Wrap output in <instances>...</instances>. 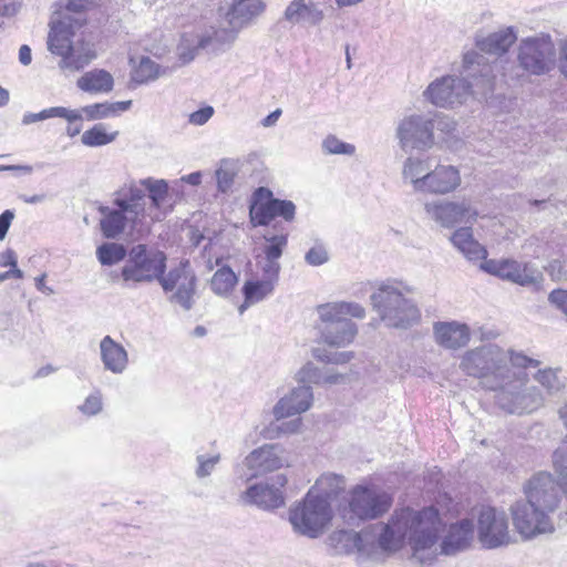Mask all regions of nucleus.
I'll use <instances>...</instances> for the list:
<instances>
[{
	"label": "nucleus",
	"instance_id": "14",
	"mask_svg": "<svg viewBox=\"0 0 567 567\" xmlns=\"http://www.w3.org/2000/svg\"><path fill=\"white\" fill-rule=\"evenodd\" d=\"M477 534L483 547L487 549L508 545L511 535L505 513L491 506L482 507L477 519Z\"/></svg>",
	"mask_w": 567,
	"mask_h": 567
},
{
	"label": "nucleus",
	"instance_id": "19",
	"mask_svg": "<svg viewBox=\"0 0 567 567\" xmlns=\"http://www.w3.org/2000/svg\"><path fill=\"white\" fill-rule=\"evenodd\" d=\"M113 204L115 206L114 208L106 206H102L100 208V212L103 215L100 220V226L105 238L115 239L123 234L126 228H128L131 233L138 231L143 228V220L135 219L134 216H131L128 210L123 208V206L115 199Z\"/></svg>",
	"mask_w": 567,
	"mask_h": 567
},
{
	"label": "nucleus",
	"instance_id": "18",
	"mask_svg": "<svg viewBox=\"0 0 567 567\" xmlns=\"http://www.w3.org/2000/svg\"><path fill=\"white\" fill-rule=\"evenodd\" d=\"M427 216L445 228H452L457 224L471 223L476 219L477 212L463 202L435 200L424 206Z\"/></svg>",
	"mask_w": 567,
	"mask_h": 567
},
{
	"label": "nucleus",
	"instance_id": "34",
	"mask_svg": "<svg viewBox=\"0 0 567 567\" xmlns=\"http://www.w3.org/2000/svg\"><path fill=\"white\" fill-rule=\"evenodd\" d=\"M451 241L468 260L476 261L485 259L487 256L485 247L474 239L471 227L456 229Z\"/></svg>",
	"mask_w": 567,
	"mask_h": 567
},
{
	"label": "nucleus",
	"instance_id": "39",
	"mask_svg": "<svg viewBox=\"0 0 567 567\" xmlns=\"http://www.w3.org/2000/svg\"><path fill=\"white\" fill-rule=\"evenodd\" d=\"M319 317L331 318L330 316L344 317L351 316L357 319H363L365 317V309L358 302H328L320 305L317 308Z\"/></svg>",
	"mask_w": 567,
	"mask_h": 567
},
{
	"label": "nucleus",
	"instance_id": "8",
	"mask_svg": "<svg viewBox=\"0 0 567 567\" xmlns=\"http://www.w3.org/2000/svg\"><path fill=\"white\" fill-rule=\"evenodd\" d=\"M166 254L158 249H150L144 244L133 246L127 254L121 276L125 282L151 284L166 270Z\"/></svg>",
	"mask_w": 567,
	"mask_h": 567
},
{
	"label": "nucleus",
	"instance_id": "51",
	"mask_svg": "<svg viewBox=\"0 0 567 567\" xmlns=\"http://www.w3.org/2000/svg\"><path fill=\"white\" fill-rule=\"evenodd\" d=\"M323 373L312 362L303 364L296 373V381L301 385L321 384Z\"/></svg>",
	"mask_w": 567,
	"mask_h": 567
},
{
	"label": "nucleus",
	"instance_id": "26",
	"mask_svg": "<svg viewBox=\"0 0 567 567\" xmlns=\"http://www.w3.org/2000/svg\"><path fill=\"white\" fill-rule=\"evenodd\" d=\"M284 18L291 24L316 27L323 21L324 12L312 0H292L287 6Z\"/></svg>",
	"mask_w": 567,
	"mask_h": 567
},
{
	"label": "nucleus",
	"instance_id": "57",
	"mask_svg": "<svg viewBox=\"0 0 567 567\" xmlns=\"http://www.w3.org/2000/svg\"><path fill=\"white\" fill-rule=\"evenodd\" d=\"M280 269L279 259H265V262L261 266L262 279L277 285Z\"/></svg>",
	"mask_w": 567,
	"mask_h": 567
},
{
	"label": "nucleus",
	"instance_id": "9",
	"mask_svg": "<svg viewBox=\"0 0 567 567\" xmlns=\"http://www.w3.org/2000/svg\"><path fill=\"white\" fill-rule=\"evenodd\" d=\"M291 223L296 217V205L288 199L276 198L267 187H258L251 196L249 220L254 227L269 226L275 218Z\"/></svg>",
	"mask_w": 567,
	"mask_h": 567
},
{
	"label": "nucleus",
	"instance_id": "33",
	"mask_svg": "<svg viewBox=\"0 0 567 567\" xmlns=\"http://www.w3.org/2000/svg\"><path fill=\"white\" fill-rule=\"evenodd\" d=\"M239 30L235 25L212 29L200 33L203 39L207 40L205 50L217 55L228 51L237 40Z\"/></svg>",
	"mask_w": 567,
	"mask_h": 567
},
{
	"label": "nucleus",
	"instance_id": "58",
	"mask_svg": "<svg viewBox=\"0 0 567 567\" xmlns=\"http://www.w3.org/2000/svg\"><path fill=\"white\" fill-rule=\"evenodd\" d=\"M329 259L328 251L321 245H317L308 250L305 256L307 264L311 266H321Z\"/></svg>",
	"mask_w": 567,
	"mask_h": 567
},
{
	"label": "nucleus",
	"instance_id": "27",
	"mask_svg": "<svg viewBox=\"0 0 567 567\" xmlns=\"http://www.w3.org/2000/svg\"><path fill=\"white\" fill-rule=\"evenodd\" d=\"M266 4L261 0H234L226 13V21L239 31L249 27L264 11Z\"/></svg>",
	"mask_w": 567,
	"mask_h": 567
},
{
	"label": "nucleus",
	"instance_id": "11",
	"mask_svg": "<svg viewBox=\"0 0 567 567\" xmlns=\"http://www.w3.org/2000/svg\"><path fill=\"white\" fill-rule=\"evenodd\" d=\"M156 281L164 292L174 291L169 297L171 302L179 305L186 311L193 308L197 278L190 270L188 260H182L168 272L163 271L162 275H158Z\"/></svg>",
	"mask_w": 567,
	"mask_h": 567
},
{
	"label": "nucleus",
	"instance_id": "7",
	"mask_svg": "<svg viewBox=\"0 0 567 567\" xmlns=\"http://www.w3.org/2000/svg\"><path fill=\"white\" fill-rule=\"evenodd\" d=\"M332 517L329 499L312 489L289 509V522L293 532L311 539L322 535Z\"/></svg>",
	"mask_w": 567,
	"mask_h": 567
},
{
	"label": "nucleus",
	"instance_id": "43",
	"mask_svg": "<svg viewBox=\"0 0 567 567\" xmlns=\"http://www.w3.org/2000/svg\"><path fill=\"white\" fill-rule=\"evenodd\" d=\"M117 135V131L109 133L105 124L97 123L82 134L81 142L87 147H100L114 142Z\"/></svg>",
	"mask_w": 567,
	"mask_h": 567
},
{
	"label": "nucleus",
	"instance_id": "4",
	"mask_svg": "<svg viewBox=\"0 0 567 567\" xmlns=\"http://www.w3.org/2000/svg\"><path fill=\"white\" fill-rule=\"evenodd\" d=\"M392 504L393 497L388 492L358 484L348 492L339 512L347 525L360 526L362 523L382 517L390 511Z\"/></svg>",
	"mask_w": 567,
	"mask_h": 567
},
{
	"label": "nucleus",
	"instance_id": "49",
	"mask_svg": "<svg viewBox=\"0 0 567 567\" xmlns=\"http://www.w3.org/2000/svg\"><path fill=\"white\" fill-rule=\"evenodd\" d=\"M159 66L150 58H142L134 71L133 79L137 83H146L158 78Z\"/></svg>",
	"mask_w": 567,
	"mask_h": 567
},
{
	"label": "nucleus",
	"instance_id": "42",
	"mask_svg": "<svg viewBox=\"0 0 567 567\" xmlns=\"http://www.w3.org/2000/svg\"><path fill=\"white\" fill-rule=\"evenodd\" d=\"M276 284L266 279H249L246 280L241 292L244 298L255 303L261 302L267 297L271 296L275 290Z\"/></svg>",
	"mask_w": 567,
	"mask_h": 567
},
{
	"label": "nucleus",
	"instance_id": "12",
	"mask_svg": "<svg viewBox=\"0 0 567 567\" xmlns=\"http://www.w3.org/2000/svg\"><path fill=\"white\" fill-rule=\"evenodd\" d=\"M509 511L517 533L526 540L555 532L550 516L526 499L516 501Z\"/></svg>",
	"mask_w": 567,
	"mask_h": 567
},
{
	"label": "nucleus",
	"instance_id": "56",
	"mask_svg": "<svg viewBox=\"0 0 567 567\" xmlns=\"http://www.w3.org/2000/svg\"><path fill=\"white\" fill-rule=\"evenodd\" d=\"M216 179H217V188L221 193H227L230 190L234 179H235V172L233 168L226 166L224 163L217 171H216Z\"/></svg>",
	"mask_w": 567,
	"mask_h": 567
},
{
	"label": "nucleus",
	"instance_id": "36",
	"mask_svg": "<svg viewBox=\"0 0 567 567\" xmlns=\"http://www.w3.org/2000/svg\"><path fill=\"white\" fill-rule=\"evenodd\" d=\"M288 237L289 231L286 227L280 223L272 224L271 229L262 235L265 239L262 247L265 259H280L288 245Z\"/></svg>",
	"mask_w": 567,
	"mask_h": 567
},
{
	"label": "nucleus",
	"instance_id": "46",
	"mask_svg": "<svg viewBox=\"0 0 567 567\" xmlns=\"http://www.w3.org/2000/svg\"><path fill=\"white\" fill-rule=\"evenodd\" d=\"M432 166L430 158L409 157L403 166V177L411 179L415 188V181L422 179L423 175L431 172Z\"/></svg>",
	"mask_w": 567,
	"mask_h": 567
},
{
	"label": "nucleus",
	"instance_id": "62",
	"mask_svg": "<svg viewBox=\"0 0 567 567\" xmlns=\"http://www.w3.org/2000/svg\"><path fill=\"white\" fill-rule=\"evenodd\" d=\"M558 70L567 79V37L559 41Z\"/></svg>",
	"mask_w": 567,
	"mask_h": 567
},
{
	"label": "nucleus",
	"instance_id": "21",
	"mask_svg": "<svg viewBox=\"0 0 567 567\" xmlns=\"http://www.w3.org/2000/svg\"><path fill=\"white\" fill-rule=\"evenodd\" d=\"M461 184L460 172L451 165H436L431 172L415 181L416 192L431 194H447L456 189Z\"/></svg>",
	"mask_w": 567,
	"mask_h": 567
},
{
	"label": "nucleus",
	"instance_id": "54",
	"mask_svg": "<svg viewBox=\"0 0 567 567\" xmlns=\"http://www.w3.org/2000/svg\"><path fill=\"white\" fill-rule=\"evenodd\" d=\"M42 115L43 120L60 117L66 120L69 124L82 120L81 112H79L78 110H70L64 106H52L49 109H44L42 110Z\"/></svg>",
	"mask_w": 567,
	"mask_h": 567
},
{
	"label": "nucleus",
	"instance_id": "47",
	"mask_svg": "<svg viewBox=\"0 0 567 567\" xmlns=\"http://www.w3.org/2000/svg\"><path fill=\"white\" fill-rule=\"evenodd\" d=\"M560 369H543L535 374V380L544 386L549 394L557 393L560 391L565 381L561 379Z\"/></svg>",
	"mask_w": 567,
	"mask_h": 567
},
{
	"label": "nucleus",
	"instance_id": "29",
	"mask_svg": "<svg viewBox=\"0 0 567 567\" xmlns=\"http://www.w3.org/2000/svg\"><path fill=\"white\" fill-rule=\"evenodd\" d=\"M437 343L446 349L465 347L471 339L470 328L456 321L436 322L433 327Z\"/></svg>",
	"mask_w": 567,
	"mask_h": 567
},
{
	"label": "nucleus",
	"instance_id": "16",
	"mask_svg": "<svg viewBox=\"0 0 567 567\" xmlns=\"http://www.w3.org/2000/svg\"><path fill=\"white\" fill-rule=\"evenodd\" d=\"M526 501L550 516L559 505L560 496L557 481L547 472L535 474L525 485Z\"/></svg>",
	"mask_w": 567,
	"mask_h": 567
},
{
	"label": "nucleus",
	"instance_id": "1",
	"mask_svg": "<svg viewBox=\"0 0 567 567\" xmlns=\"http://www.w3.org/2000/svg\"><path fill=\"white\" fill-rule=\"evenodd\" d=\"M445 527L440 511L434 506L421 509L396 508L388 522L381 525L377 543L386 554H395L408 544L412 550V559L420 567H432L436 554L427 550L436 545Z\"/></svg>",
	"mask_w": 567,
	"mask_h": 567
},
{
	"label": "nucleus",
	"instance_id": "61",
	"mask_svg": "<svg viewBox=\"0 0 567 567\" xmlns=\"http://www.w3.org/2000/svg\"><path fill=\"white\" fill-rule=\"evenodd\" d=\"M89 4L87 0H69L66 3L68 14L72 18H83L81 14L86 9Z\"/></svg>",
	"mask_w": 567,
	"mask_h": 567
},
{
	"label": "nucleus",
	"instance_id": "38",
	"mask_svg": "<svg viewBox=\"0 0 567 567\" xmlns=\"http://www.w3.org/2000/svg\"><path fill=\"white\" fill-rule=\"evenodd\" d=\"M131 105L132 101L103 102L85 105L78 111L81 112L82 118L99 121L117 116L121 112L127 111Z\"/></svg>",
	"mask_w": 567,
	"mask_h": 567
},
{
	"label": "nucleus",
	"instance_id": "37",
	"mask_svg": "<svg viewBox=\"0 0 567 567\" xmlns=\"http://www.w3.org/2000/svg\"><path fill=\"white\" fill-rule=\"evenodd\" d=\"M76 85L80 90L89 93H109L113 90L114 80L107 71L95 69L79 78Z\"/></svg>",
	"mask_w": 567,
	"mask_h": 567
},
{
	"label": "nucleus",
	"instance_id": "31",
	"mask_svg": "<svg viewBox=\"0 0 567 567\" xmlns=\"http://www.w3.org/2000/svg\"><path fill=\"white\" fill-rule=\"evenodd\" d=\"M115 200L120 203L123 208H126L128 214L134 216L135 219L145 221L147 217L146 194L140 183H131L126 190L123 189Z\"/></svg>",
	"mask_w": 567,
	"mask_h": 567
},
{
	"label": "nucleus",
	"instance_id": "55",
	"mask_svg": "<svg viewBox=\"0 0 567 567\" xmlns=\"http://www.w3.org/2000/svg\"><path fill=\"white\" fill-rule=\"evenodd\" d=\"M102 394L100 391L91 393L83 402L79 405V411L86 416H94L102 411Z\"/></svg>",
	"mask_w": 567,
	"mask_h": 567
},
{
	"label": "nucleus",
	"instance_id": "6",
	"mask_svg": "<svg viewBox=\"0 0 567 567\" xmlns=\"http://www.w3.org/2000/svg\"><path fill=\"white\" fill-rule=\"evenodd\" d=\"M460 369L470 377L481 380L486 390L495 389L504 380L507 354L497 344L488 343L466 351L460 362Z\"/></svg>",
	"mask_w": 567,
	"mask_h": 567
},
{
	"label": "nucleus",
	"instance_id": "64",
	"mask_svg": "<svg viewBox=\"0 0 567 567\" xmlns=\"http://www.w3.org/2000/svg\"><path fill=\"white\" fill-rule=\"evenodd\" d=\"M18 264L17 255L12 249L0 252V267H12Z\"/></svg>",
	"mask_w": 567,
	"mask_h": 567
},
{
	"label": "nucleus",
	"instance_id": "59",
	"mask_svg": "<svg viewBox=\"0 0 567 567\" xmlns=\"http://www.w3.org/2000/svg\"><path fill=\"white\" fill-rule=\"evenodd\" d=\"M548 301L567 317V290H553L548 296Z\"/></svg>",
	"mask_w": 567,
	"mask_h": 567
},
{
	"label": "nucleus",
	"instance_id": "60",
	"mask_svg": "<svg viewBox=\"0 0 567 567\" xmlns=\"http://www.w3.org/2000/svg\"><path fill=\"white\" fill-rule=\"evenodd\" d=\"M214 115L213 106H204L189 115V123L194 125H204L206 124L212 116Z\"/></svg>",
	"mask_w": 567,
	"mask_h": 567
},
{
	"label": "nucleus",
	"instance_id": "20",
	"mask_svg": "<svg viewBox=\"0 0 567 567\" xmlns=\"http://www.w3.org/2000/svg\"><path fill=\"white\" fill-rule=\"evenodd\" d=\"M85 22V18H72L63 14L60 19L51 21V30L48 37V49L51 53L64 55L70 53L74 48L72 38L76 29H80Z\"/></svg>",
	"mask_w": 567,
	"mask_h": 567
},
{
	"label": "nucleus",
	"instance_id": "13",
	"mask_svg": "<svg viewBox=\"0 0 567 567\" xmlns=\"http://www.w3.org/2000/svg\"><path fill=\"white\" fill-rule=\"evenodd\" d=\"M434 124L423 115H410L398 125L396 137L404 152L425 151L434 144Z\"/></svg>",
	"mask_w": 567,
	"mask_h": 567
},
{
	"label": "nucleus",
	"instance_id": "50",
	"mask_svg": "<svg viewBox=\"0 0 567 567\" xmlns=\"http://www.w3.org/2000/svg\"><path fill=\"white\" fill-rule=\"evenodd\" d=\"M220 454L206 455L198 454L196 456L195 475L197 478L203 480L212 475L217 464L220 462Z\"/></svg>",
	"mask_w": 567,
	"mask_h": 567
},
{
	"label": "nucleus",
	"instance_id": "41",
	"mask_svg": "<svg viewBox=\"0 0 567 567\" xmlns=\"http://www.w3.org/2000/svg\"><path fill=\"white\" fill-rule=\"evenodd\" d=\"M238 282V277L229 266L219 268L210 279V289L220 297H227Z\"/></svg>",
	"mask_w": 567,
	"mask_h": 567
},
{
	"label": "nucleus",
	"instance_id": "3",
	"mask_svg": "<svg viewBox=\"0 0 567 567\" xmlns=\"http://www.w3.org/2000/svg\"><path fill=\"white\" fill-rule=\"evenodd\" d=\"M411 289L400 281L380 282L370 296L372 310L388 328L409 329L421 320Z\"/></svg>",
	"mask_w": 567,
	"mask_h": 567
},
{
	"label": "nucleus",
	"instance_id": "17",
	"mask_svg": "<svg viewBox=\"0 0 567 567\" xmlns=\"http://www.w3.org/2000/svg\"><path fill=\"white\" fill-rule=\"evenodd\" d=\"M481 269L519 286H533L542 279L540 272L528 264H520L513 259H484Z\"/></svg>",
	"mask_w": 567,
	"mask_h": 567
},
{
	"label": "nucleus",
	"instance_id": "45",
	"mask_svg": "<svg viewBox=\"0 0 567 567\" xmlns=\"http://www.w3.org/2000/svg\"><path fill=\"white\" fill-rule=\"evenodd\" d=\"M344 483L346 481L342 475L328 473L317 480L316 487L319 489L320 495L329 499L338 495L344 488Z\"/></svg>",
	"mask_w": 567,
	"mask_h": 567
},
{
	"label": "nucleus",
	"instance_id": "52",
	"mask_svg": "<svg viewBox=\"0 0 567 567\" xmlns=\"http://www.w3.org/2000/svg\"><path fill=\"white\" fill-rule=\"evenodd\" d=\"M507 354V367L513 371H524L525 369L533 367L536 368L540 364V361L527 357L520 351L511 350Z\"/></svg>",
	"mask_w": 567,
	"mask_h": 567
},
{
	"label": "nucleus",
	"instance_id": "35",
	"mask_svg": "<svg viewBox=\"0 0 567 567\" xmlns=\"http://www.w3.org/2000/svg\"><path fill=\"white\" fill-rule=\"evenodd\" d=\"M328 539L337 555H351L364 550V540L359 532L339 529L331 533Z\"/></svg>",
	"mask_w": 567,
	"mask_h": 567
},
{
	"label": "nucleus",
	"instance_id": "25",
	"mask_svg": "<svg viewBox=\"0 0 567 567\" xmlns=\"http://www.w3.org/2000/svg\"><path fill=\"white\" fill-rule=\"evenodd\" d=\"M473 534L474 524L468 518L452 524L441 542L440 553L445 556H453L465 550L473 539Z\"/></svg>",
	"mask_w": 567,
	"mask_h": 567
},
{
	"label": "nucleus",
	"instance_id": "5",
	"mask_svg": "<svg viewBox=\"0 0 567 567\" xmlns=\"http://www.w3.org/2000/svg\"><path fill=\"white\" fill-rule=\"evenodd\" d=\"M499 383L489 391L495 392L496 405L508 414H530L544 403L539 389L528 384V375L525 371L509 370Z\"/></svg>",
	"mask_w": 567,
	"mask_h": 567
},
{
	"label": "nucleus",
	"instance_id": "10",
	"mask_svg": "<svg viewBox=\"0 0 567 567\" xmlns=\"http://www.w3.org/2000/svg\"><path fill=\"white\" fill-rule=\"evenodd\" d=\"M555 45L550 35L525 38L519 42L517 61L519 66L529 74H547L554 65Z\"/></svg>",
	"mask_w": 567,
	"mask_h": 567
},
{
	"label": "nucleus",
	"instance_id": "44",
	"mask_svg": "<svg viewBox=\"0 0 567 567\" xmlns=\"http://www.w3.org/2000/svg\"><path fill=\"white\" fill-rule=\"evenodd\" d=\"M128 251L122 244L103 243L96 249L97 260L103 266H113L127 257Z\"/></svg>",
	"mask_w": 567,
	"mask_h": 567
},
{
	"label": "nucleus",
	"instance_id": "40",
	"mask_svg": "<svg viewBox=\"0 0 567 567\" xmlns=\"http://www.w3.org/2000/svg\"><path fill=\"white\" fill-rule=\"evenodd\" d=\"M207 40L202 38V34L184 33L181 37L179 43L176 49L178 60L182 64L192 62L200 50H205Z\"/></svg>",
	"mask_w": 567,
	"mask_h": 567
},
{
	"label": "nucleus",
	"instance_id": "63",
	"mask_svg": "<svg viewBox=\"0 0 567 567\" xmlns=\"http://www.w3.org/2000/svg\"><path fill=\"white\" fill-rule=\"evenodd\" d=\"M14 216V212L11 209H6L0 214V240L6 238Z\"/></svg>",
	"mask_w": 567,
	"mask_h": 567
},
{
	"label": "nucleus",
	"instance_id": "30",
	"mask_svg": "<svg viewBox=\"0 0 567 567\" xmlns=\"http://www.w3.org/2000/svg\"><path fill=\"white\" fill-rule=\"evenodd\" d=\"M100 357L106 371L122 374L128 365V353L125 348L111 336H105L100 341Z\"/></svg>",
	"mask_w": 567,
	"mask_h": 567
},
{
	"label": "nucleus",
	"instance_id": "15",
	"mask_svg": "<svg viewBox=\"0 0 567 567\" xmlns=\"http://www.w3.org/2000/svg\"><path fill=\"white\" fill-rule=\"evenodd\" d=\"M287 484V477L278 474L270 481L250 485L241 495V501L247 505H254L262 511H275L286 504L282 488Z\"/></svg>",
	"mask_w": 567,
	"mask_h": 567
},
{
	"label": "nucleus",
	"instance_id": "28",
	"mask_svg": "<svg viewBox=\"0 0 567 567\" xmlns=\"http://www.w3.org/2000/svg\"><path fill=\"white\" fill-rule=\"evenodd\" d=\"M140 185L148 193L151 205L147 209V216L152 221H161L172 210L163 209L168 196V184L165 179H154L152 177L140 179Z\"/></svg>",
	"mask_w": 567,
	"mask_h": 567
},
{
	"label": "nucleus",
	"instance_id": "32",
	"mask_svg": "<svg viewBox=\"0 0 567 567\" xmlns=\"http://www.w3.org/2000/svg\"><path fill=\"white\" fill-rule=\"evenodd\" d=\"M516 32L512 27L493 32L485 38L476 40V47L481 52L502 55L508 51L516 41Z\"/></svg>",
	"mask_w": 567,
	"mask_h": 567
},
{
	"label": "nucleus",
	"instance_id": "22",
	"mask_svg": "<svg viewBox=\"0 0 567 567\" xmlns=\"http://www.w3.org/2000/svg\"><path fill=\"white\" fill-rule=\"evenodd\" d=\"M331 318L320 317L322 327L320 328L321 338L330 347H346L350 344L357 333V324L348 318L330 316Z\"/></svg>",
	"mask_w": 567,
	"mask_h": 567
},
{
	"label": "nucleus",
	"instance_id": "53",
	"mask_svg": "<svg viewBox=\"0 0 567 567\" xmlns=\"http://www.w3.org/2000/svg\"><path fill=\"white\" fill-rule=\"evenodd\" d=\"M322 148L327 154L353 155L355 146L339 140L334 135L327 136L322 142Z\"/></svg>",
	"mask_w": 567,
	"mask_h": 567
},
{
	"label": "nucleus",
	"instance_id": "48",
	"mask_svg": "<svg viewBox=\"0 0 567 567\" xmlns=\"http://www.w3.org/2000/svg\"><path fill=\"white\" fill-rule=\"evenodd\" d=\"M94 58L95 54L91 50L79 52L73 49L61 59L59 66L62 70L79 71L85 68Z\"/></svg>",
	"mask_w": 567,
	"mask_h": 567
},
{
	"label": "nucleus",
	"instance_id": "2",
	"mask_svg": "<svg viewBox=\"0 0 567 567\" xmlns=\"http://www.w3.org/2000/svg\"><path fill=\"white\" fill-rule=\"evenodd\" d=\"M499 65L484 54L468 51L463 56L462 78L446 75L433 81L424 92L425 97L439 107L464 103L470 95L477 100L492 96Z\"/></svg>",
	"mask_w": 567,
	"mask_h": 567
},
{
	"label": "nucleus",
	"instance_id": "23",
	"mask_svg": "<svg viewBox=\"0 0 567 567\" xmlns=\"http://www.w3.org/2000/svg\"><path fill=\"white\" fill-rule=\"evenodd\" d=\"M285 463L279 446L265 444L251 451L245 458L244 464L251 472L248 480L280 468Z\"/></svg>",
	"mask_w": 567,
	"mask_h": 567
},
{
	"label": "nucleus",
	"instance_id": "24",
	"mask_svg": "<svg viewBox=\"0 0 567 567\" xmlns=\"http://www.w3.org/2000/svg\"><path fill=\"white\" fill-rule=\"evenodd\" d=\"M312 401L313 392L311 385L299 384L276 403L272 414L276 420L298 415L308 411L312 405Z\"/></svg>",
	"mask_w": 567,
	"mask_h": 567
}]
</instances>
